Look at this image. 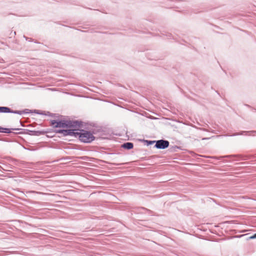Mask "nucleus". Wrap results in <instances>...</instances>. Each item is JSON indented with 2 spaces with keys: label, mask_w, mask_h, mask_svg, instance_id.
<instances>
[{
  "label": "nucleus",
  "mask_w": 256,
  "mask_h": 256,
  "mask_svg": "<svg viewBox=\"0 0 256 256\" xmlns=\"http://www.w3.org/2000/svg\"><path fill=\"white\" fill-rule=\"evenodd\" d=\"M76 134L80 140L85 143L90 142L94 139L93 134L88 131L82 130V132H76Z\"/></svg>",
  "instance_id": "f257e3e1"
},
{
  "label": "nucleus",
  "mask_w": 256,
  "mask_h": 256,
  "mask_svg": "<svg viewBox=\"0 0 256 256\" xmlns=\"http://www.w3.org/2000/svg\"><path fill=\"white\" fill-rule=\"evenodd\" d=\"M169 142L166 140H158L156 142L154 147L158 149H165L169 146Z\"/></svg>",
  "instance_id": "f03ea898"
},
{
  "label": "nucleus",
  "mask_w": 256,
  "mask_h": 256,
  "mask_svg": "<svg viewBox=\"0 0 256 256\" xmlns=\"http://www.w3.org/2000/svg\"><path fill=\"white\" fill-rule=\"evenodd\" d=\"M0 112L13 113L22 115L26 113L25 110H12L10 108L6 106H0Z\"/></svg>",
  "instance_id": "7ed1b4c3"
},
{
  "label": "nucleus",
  "mask_w": 256,
  "mask_h": 256,
  "mask_svg": "<svg viewBox=\"0 0 256 256\" xmlns=\"http://www.w3.org/2000/svg\"><path fill=\"white\" fill-rule=\"evenodd\" d=\"M51 125L54 128H65L68 127L67 120L66 121H56V120H51Z\"/></svg>",
  "instance_id": "20e7f679"
},
{
  "label": "nucleus",
  "mask_w": 256,
  "mask_h": 256,
  "mask_svg": "<svg viewBox=\"0 0 256 256\" xmlns=\"http://www.w3.org/2000/svg\"><path fill=\"white\" fill-rule=\"evenodd\" d=\"M67 128H77L80 127L82 122L78 120H67Z\"/></svg>",
  "instance_id": "39448f33"
},
{
  "label": "nucleus",
  "mask_w": 256,
  "mask_h": 256,
  "mask_svg": "<svg viewBox=\"0 0 256 256\" xmlns=\"http://www.w3.org/2000/svg\"><path fill=\"white\" fill-rule=\"evenodd\" d=\"M74 130H60V132L63 133L65 136L70 135L77 136L76 132H74Z\"/></svg>",
  "instance_id": "423d86ee"
},
{
  "label": "nucleus",
  "mask_w": 256,
  "mask_h": 256,
  "mask_svg": "<svg viewBox=\"0 0 256 256\" xmlns=\"http://www.w3.org/2000/svg\"><path fill=\"white\" fill-rule=\"evenodd\" d=\"M249 134V135H252V134L254 135L256 134V130H252V131H242L240 133H235L230 136H236L240 134Z\"/></svg>",
  "instance_id": "0eeeda50"
},
{
  "label": "nucleus",
  "mask_w": 256,
  "mask_h": 256,
  "mask_svg": "<svg viewBox=\"0 0 256 256\" xmlns=\"http://www.w3.org/2000/svg\"><path fill=\"white\" fill-rule=\"evenodd\" d=\"M122 146L124 148L130 150L133 148L134 144L132 142H127L122 144Z\"/></svg>",
  "instance_id": "6e6552de"
},
{
  "label": "nucleus",
  "mask_w": 256,
  "mask_h": 256,
  "mask_svg": "<svg viewBox=\"0 0 256 256\" xmlns=\"http://www.w3.org/2000/svg\"><path fill=\"white\" fill-rule=\"evenodd\" d=\"M32 193H33V194H43V195H50V194H48V193L36 192V191H33V190H30V191L26 192V194H32Z\"/></svg>",
  "instance_id": "1a4fd4ad"
},
{
  "label": "nucleus",
  "mask_w": 256,
  "mask_h": 256,
  "mask_svg": "<svg viewBox=\"0 0 256 256\" xmlns=\"http://www.w3.org/2000/svg\"><path fill=\"white\" fill-rule=\"evenodd\" d=\"M30 134L37 136L40 135L42 133V132L40 131L30 130Z\"/></svg>",
  "instance_id": "9d476101"
},
{
  "label": "nucleus",
  "mask_w": 256,
  "mask_h": 256,
  "mask_svg": "<svg viewBox=\"0 0 256 256\" xmlns=\"http://www.w3.org/2000/svg\"><path fill=\"white\" fill-rule=\"evenodd\" d=\"M0 128H1L0 130V132H4V133H8V134L11 132V130L9 128H2L0 126Z\"/></svg>",
  "instance_id": "9b49d317"
},
{
  "label": "nucleus",
  "mask_w": 256,
  "mask_h": 256,
  "mask_svg": "<svg viewBox=\"0 0 256 256\" xmlns=\"http://www.w3.org/2000/svg\"><path fill=\"white\" fill-rule=\"evenodd\" d=\"M256 238V234H254V235L250 236H249L248 238H246L247 240H252V239H255Z\"/></svg>",
  "instance_id": "f8f14e48"
},
{
  "label": "nucleus",
  "mask_w": 256,
  "mask_h": 256,
  "mask_svg": "<svg viewBox=\"0 0 256 256\" xmlns=\"http://www.w3.org/2000/svg\"><path fill=\"white\" fill-rule=\"evenodd\" d=\"M156 141H147L148 144H152L154 142H156Z\"/></svg>",
  "instance_id": "ddd939ff"
},
{
  "label": "nucleus",
  "mask_w": 256,
  "mask_h": 256,
  "mask_svg": "<svg viewBox=\"0 0 256 256\" xmlns=\"http://www.w3.org/2000/svg\"><path fill=\"white\" fill-rule=\"evenodd\" d=\"M166 36L168 38H171V37H172V34H171L168 33V34H166Z\"/></svg>",
  "instance_id": "4468645a"
},
{
  "label": "nucleus",
  "mask_w": 256,
  "mask_h": 256,
  "mask_svg": "<svg viewBox=\"0 0 256 256\" xmlns=\"http://www.w3.org/2000/svg\"><path fill=\"white\" fill-rule=\"evenodd\" d=\"M226 156V157H230V156ZM232 156L240 157V156Z\"/></svg>",
  "instance_id": "2eb2a0df"
},
{
  "label": "nucleus",
  "mask_w": 256,
  "mask_h": 256,
  "mask_svg": "<svg viewBox=\"0 0 256 256\" xmlns=\"http://www.w3.org/2000/svg\"><path fill=\"white\" fill-rule=\"evenodd\" d=\"M244 234H242V235H240V236H238L237 237H238V238H241L243 236H244Z\"/></svg>",
  "instance_id": "dca6fc26"
},
{
  "label": "nucleus",
  "mask_w": 256,
  "mask_h": 256,
  "mask_svg": "<svg viewBox=\"0 0 256 256\" xmlns=\"http://www.w3.org/2000/svg\"><path fill=\"white\" fill-rule=\"evenodd\" d=\"M14 130H19L20 129L19 128H14Z\"/></svg>",
  "instance_id": "f3484780"
}]
</instances>
